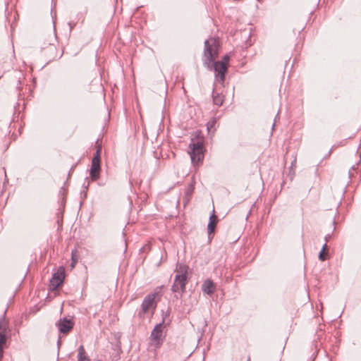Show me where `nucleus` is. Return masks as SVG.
<instances>
[{
	"mask_svg": "<svg viewBox=\"0 0 361 361\" xmlns=\"http://www.w3.org/2000/svg\"><path fill=\"white\" fill-rule=\"evenodd\" d=\"M219 48L218 38L210 37L205 40L203 63L207 68L215 72L216 82L223 85L230 57L226 55L221 61H215Z\"/></svg>",
	"mask_w": 361,
	"mask_h": 361,
	"instance_id": "obj_1",
	"label": "nucleus"
},
{
	"mask_svg": "<svg viewBox=\"0 0 361 361\" xmlns=\"http://www.w3.org/2000/svg\"><path fill=\"white\" fill-rule=\"evenodd\" d=\"M188 267L185 264H178L176 269V276L174 279L173 284L171 290L176 293V297L178 298L185 291V285L187 283V274Z\"/></svg>",
	"mask_w": 361,
	"mask_h": 361,
	"instance_id": "obj_2",
	"label": "nucleus"
},
{
	"mask_svg": "<svg viewBox=\"0 0 361 361\" xmlns=\"http://www.w3.org/2000/svg\"><path fill=\"white\" fill-rule=\"evenodd\" d=\"M190 156L193 164H198L204 159V148L202 142L197 141L189 145Z\"/></svg>",
	"mask_w": 361,
	"mask_h": 361,
	"instance_id": "obj_3",
	"label": "nucleus"
},
{
	"mask_svg": "<svg viewBox=\"0 0 361 361\" xmlns=\"http://www.w3.org/2000/svg\"><path fill=\"white\" fill-rule=\"evenodd\" d=\"M157 295L158 292H154L149 293L145 298L141 305V310L139 312L140 315H141V314H145L148 312H150L151 314H153L157 307V302L155 299Z\"/></svg>",
	"mask_w": 361,
	"mask_h": 361,
	"instance_id": "obj_4",
	"label": "nucleus"
},
{
	"mask_svg": "<svg viewBox=\"0 0 361 361\" xmlns=\"http://www.w3.org/2000/svg\"><path fill=\"white\" fill-rule=\"evenodd\" d=\"M164 317L162 322L157 324L150 334V341L156 348H159L161 344L162 326L164 324Z\"/></svg>",
	"mask_w": 361,
	"mask_h": 361,
	"instance_id": "obj_5",
	"label": "nucleus"
},
{
	"mask_svg": "<svg viewBox=\"0 0 361 361\" xmlns=\"http://www.w3.org/2000/svg\"><path fill=\"white\" fill-rule=\"evenodd\" d=\"M65 279V269L63 267H60L57 271L55 272L50 281V288L53 290L56 289Z\"/></svg>",
	"mask_w": 361,
	"mask_h": 361,
	"instance_id": "obj_6",
	"label": "nucleus"
},
{
	"mask_svg": "<svg viewBox=\"0 0 361 361\" xmlns=\"http://www.w3.org/2000/svg\"><path fill=\"white\" fill-rule=\"evenodd\" d=\"M10 334V329L4 319H0V347H3Z\"/></svg>",
	"mask_w": 361,
	"mask_h": 361,
	"instance_id": "obj_7",
	"label": "nucleus"
},
{
	"mask_svg": "<svg viewBox=\"0 0 361 361\" xmlns=\"http://www.w3.org/2000/svg\"><path fill=\"white\" fill-rule=\"evenodd\" d=\"M56 325L61 333L66 334L73 329V322L70 319L63 318L60 319Z\"/></svg>",
	"mask_w": 361,
	"mask_h": 361,
	"instance_id": "obj_8",
	"label": "nucleus"
},
{
	"mask_svg": "<svg viewBox=\"0 0 361 361\" xmlns=\"http://www.w3.org/2000/svg\"><path fill=\"white\" fill-rule=\"evenodd\" d=\"M101 170L100 161L92 160L90 169V177L92 180H97L99 177V172Z\"/></svg>",
	"mask_w": 361,
	"mask_h": 361,
	"instance_id": "obj_9",
	"label": "nucleus"
},
{
	"mask_svg": "<svg viewBox=\"0 0 361 361\" xmlns=\"http://www.w3.org/2000/svg\"><path fill=\"white\" fill-rule=\"evenodd\" d=\"M202 290L207 295H212L215 291V286L213 281L210 279L204 281L202 286Z\"/></svg>",
	"mask_w": 361,
	"mask_h": 361,
	"instance_id": "obj_10",
	"label": "nucleus"
},
{
	"mask_svg": "<svg viewBox=\"0 0 361 361\" xmlns=\"http://www.w3.org/2000/svg\"><path fill=\"white\" fill-rule=\"evenodd\" d=\"M213 212H214V210ZM217 222V216L214 214V213H212V214L209 216V221L207 225V231L209 235L212 234L214 231Z\"/></svg>",
	"mask_w": 361,
	"mask_h": 361,
	"instance_id": "obj_11",
	"label": "nucleus"
},
{
	"mask_svg": "<svg viewBox=\"0 0 361 361\" xmlns=\"http://www.w3.org/2000/svg\"><path fill=\"white\" fill-rule=\"evenodd\" d=\"M212 97H213V102L214 104L217 106H221L223 104L224 102V96L219 93L216 92L215 90L213 91L212 93Z\"/></svg>",
	"mask_w": 361,
	"mask_h": 361,
	"instance_id": "obj_12",
	"label": "nucleus"
},
{
	"mask_svg": "<svg viewBox=\"0 0 361 361\" xmlns=\"http://www.w3.org/2000/svg\"><path fill=\"white\" fill-rule=\"evenodd\" d=\"M78 361H90V359L85 355V350L83 345H80L78 349Z\"/></svg>",
	"mask_w": 361,
	"mask_h": 361,
	"instance_id": "obj_13",
	"label": "nucleus"
},
{
	"mask_svg": "<svg viewBox=\"0 0 361 361\" xmlns=\"http://www.w3.org/2000/svg\"><path fill=\"white\" fill-rule=\"evenodd\" d=\"M71 259H72V262H71V267L72 268H74L75 267V265L78 261V257H77V250H72L71 252Z\"/></svg>",
	"mask_w": 361,
	"mask_h": 361,
	"instance_id": "obj_14",
	"label": "nucleus"
},
{
	"mask_svg": "<svg viewBox=\"0 0 361 361\" xmlns=\"http://www.w3.org/2000/svg\"><path fill=\"white\" fill-rule=\"evenodd\" d=\"M216 123V119L212 118L211 121H209L207 124V130L209 133L211 132V130L213 129L212 133H214V131L215 130L214 126Z\"/></svg>",
	"mask_w": 361,
	"mask_h": 361,
	"instance_id": "obj_15",
	"label": "nucleus"
},
{
	"mask_svg": "<svg viewBox=\"0 0 361 361\" xmlns=\"http://www.w3.org/2000/svg\"><path fill=\"white\" fill-rule=\"evenodd\" d=\"M327 248L326 243L322 246V250L319 254V259L321 261H324L326 259V254L325 250Z\"/></svg>",
	"mask_w": 361,
	"mask_h": 361,
	"instance_id": "obj_16",
	"label": "nucleus"
},
{
	"mask_svg": "<svg viewBox=\"0 0 361 361\" xmlns=\"http://www.w3.org/2000/svg\"><path fill=\"white\" fill-rule=\"evenodd\" d=\"M100 152H101V147H99L94 154L92 160L100 161Z\"/></svg>",
	"mask_w": 361,
	"mask_h": 361,
	"instance_id": "obj_17",
	"label": "nucleus"
},
{
	"mask_svg": "<svg viewBox=\"0 0 361 361\" xmlns=\"http://www.w3.org/2000/svg\"><path fill=\"white\" fill-rule=\"evenodd\" d=\"M3 353H4V348L3 347H0V360L3 357Z\"/></svg>",
	"mask_w": 361,
	"mask_h": 361,
	"instance_id": "obj_18",
	"label": "nucleus"
},
{
	"mask_svg": "<svg viewBox=\"0 0 361 361\" xmlns=\"http://www.w3.org/2000/svg\"><path fill=\"white\" fill-rule=\"evenodd\" d=\"M279 113H278V114H277V115H276V116L275 117L274 123H276V121H277V120H279ZM274 126H275V123H274V124L272 125V129H274Z\"/></svg>",
	"mask_w": 361,
	"mask_h": 361,
	"instance_id": "obj_19",
	"label": "nucleus"
},
{
	"mask_svg": "<svg viewBox=\"0 0 361 361\" xmlns=\"http://www.w3.org/2000/svg\"><path fill=\"white\" fill-rule=\"evenodd\" d=\"M329 238H330V235H326V237H325V240H326V242H327V241H328V239H329Z\"/></svg>",
	"mask_w": 361,
	"mask_h": 361,
	"instance_id": "obj_20",
	"label": "nucleus"
},
{
	"mask_svg": "<svg viewBox=\"0 0 361 361\" xmlns=\"http://www.w3.org/2000/svg\"><path fill=\"white\" fill-rule=\"evenodd\" d=\"M90 183H87V186H85V188H87V186H89Z\"/></svg>",
	"mask_w": 361,
	"mask_h": 361,
	"instance_id": "obj_21",
	"label": "nucleus"
},
{
	"mask_svg": "<svg viewBox=\"0 0 361 361\" xmlns=\"http://www.w3.org/2000/svg\"><path fill=\"white\" fill-rule=\"evenodd\" d=\"M90 183H87V186H85V188H87V186H89Z\"/></svg>",
	"mask_w": 361,
	"mask_h": 361,
	"instance_id": "obj_22",
	"label": "nucleus"
},
{
	"mask_svg": "<svg viewBox=\"0 0 361 361\" xmlns=\"http://www.w3.org/2000/svg\"><path fill=\"white\" fill-rule=\"evenodd\" d=\"M90 183H87V186H85V188H87V186H89Z\"/></svg>",
	"mask_w": 361,
	"mask_h": 361,
	"instance_id": "obj_23",
	"label": "nucleus"
},
{
	"mask_svg": "<svg viewBox=\"0 0 361 361\" xmlns=\"http://www.w3.org/2000/svg\"><path fill=\"white\" fill-rule=\"evenodd\" d=\"M247 361H249V360H247Z\"/></svg>",
	"mask_w": 361,
	"mask_h": 361,
	"instance_id": "obj_24",
	"label": "nucleus"
}]
</instances>
